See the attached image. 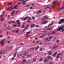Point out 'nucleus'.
I'll use <instances>...</instances> for the list:
<instances>
[{"label":"nucleus","mask_w":64,"mask_h":64,"mask_svg":"<svg viewBox=\"0 0 64 64\" xmlns=\"http://www.w3.org/2000/svg\"><path fill=\"white\" fill-rule=\"evenodd\" d=\"M19 6L17 5L15 6L14 8H12V7H10V8H7V11H10L12 10H13V9H16L17 7H18Z\"/></svg>","instance_id":"f257e3e1"},{"label":"nucleus","mask_w":64,"mask_h":64,"mask_svg":"<svg viewBox=\"0 0 64 64\" xmlns=\"http://www.w3.org/2000/svg\"><path fill=\"white\" fill-rule=\"evenodd\" d=\"M64 22V18L62 19H61L60 21L59 22L58 24H61L62 23Z\"/></svg>","instance_id":"f03ea898"},{"label":"nucleus","mask_w":64,"mask_h":64,"mask_svg":"<svg viewBox=\"0 0 64 64\" xmlns=\"http://www.w3.org/2000/svg\"><path fill=\"white\" fill-rule=\"evenodd\" d=\"M4 41H5V39H3L0 42V44H1L2 46H3L4 45Z\"/></svg>","instance_id":"7ed1b4c3"},{"label":"nucleus","mask_w":64,"mask_h":64,"mask_svg":"<svg viewBox=\"0 0 64 64\" xmlns=\"http://www.w3.org/2000/svg\"><path fill=\"white\" fill-rule=\"evenodd\" d=\"M64 28V27H62L61 26L58 28V30L57 31H59L60 30H61L62 29Z\"/></svg>","instance_id":"20e7f679"},{"label":"nucleus","mask_w":64,"mask_h":64,"mask_svg":"<svg viewBox=\"0 0 64 64\" xmlns=\"http://www.w3.org/2000/svg\"><path fill=\"white\" fill-rule=\"evenodd\" d=\"M58 47V46H54L52 48V49H53V50L54 49H55V48H57V47Z\"/></svg>","instance_id":"39448f33"},{"label":"nucleus","mask_w":64,"mask_h":64,"mask_svg":"<svg viewBox=\"0 0 64 64\" xmlns=\"http://www.w3.org/2000/svg\"><path fill=\"white\" fill-rule=\"evenodd\" d=\"M47 22V21H46L44 22H41L42 24H46Z\"/></svg>","instance_id":"423d86ee"},{"label":"nucleus","mask_w":64,"mask_h":64,"mask_svg":"<svg viewBox=\"0 0 64 64\" xmlns=\"http://www.w3.org/2000/svg\"><path fill=\"white\" fill-rule=\"evenodd\" d=\"M15 14V10H13L11 14V16H13Z\"/></svg>","instance_id":"0eeeda50"},{"label":"nucleus","mask_w":64,"mask_h":64,"mask_svg":"<svg viewBox=\"0 0 64 64\" xmlns=\"http://www.w3.org/2000/svg\"><path fill=\"white\" fill-rule=\"evenodd\" d=\"M5 12L4 11L2 12V13H4V14H2L0 16V18H2V17H3V15H4V14H5Z\"/></svg>","instance_id":"6e6552de"},{"label":"nucleus","mask_w":64,"mask_h":64,"mask_svg":"<svg viewBox=\"0 0 64 64\" xmlns=\"http://www.w3.org/2000/svg\"><path fill=\"white\" fill-rule=\"evenodd\" d=\"M26 18L28 19H29V20H31V17H30L28 16H27V17H26Z\"/></svg>","instance_id":"1a4fd4ad"},{"label":"nucleus","mask_w":64,"mask_h":64,"mask_svg":"<svg viewBox=\"0 0 64 64\" xmlns=\"http://www.w3.org/2000/svg\"><path fill=\"white\" fill-rule=\"evenodd\" d=\"M52 29H53V28H49L47 29V30L49 31H52Z\"/></svg>","instance_id":"9d476101"},{"label":"nucleus","mask_w":64,"mask_h":64,"mask_svg":"<svg viewBox=\"0 0 64 64\" xmlns=\"http://www.w3.org/2000/svg\"><path fill=\"white\" fill-rule=\"evenodd\" d=\"M27 57H28V58H30L31 57V54H30L29 55L28 54L27 55Z\"/></svg>","instance_id":"9b49d317"},{"label":"nucleus","mask_w":64,"mask_h":64,"mask_svg":"<svg viewBox=\"0 0 64 64\" xmlns=\"http://www.w3.org/2000/svg\"><path fill=\"white\" fill-rule=\"evenodd\" d=\"M22 63L23 64H24V63H25V62H26V60H23V61H22Z\"/></svg>","instance_id":"f8f14e48"},{"label":"nucleus","mask_w":64,"mask_h":64,"mask_svg":"<svg viewBox=\"0 0 64 64\" xmlns=\"http://www.w3.org/2000/svg\"><path fill=\"white\" fill-rule=\"evenodd\" d=\"M36 58L32 60V62H35L36 61Z\"/></svg>","instance_id":"ddd939ff"},{"label":"nucleus","mask_w":64,"mask_h":64,"mask_svg":"<svg viewBox=\"0 0 64 64\" xmlns=\"http://www.w3.org/2000/svg\"><path fill=\"white\" fill-rule=\"evenodd\" d=\"M56 32H54V31H52V34H56Z\"/></svg>","instance_id":"4468645a"},{"label":"nucleus","mask_w":64,"mask_h":64,"mask_svg":"<svg viewBox=\"0 0 64 64\" xmlns=\"http://www.w3.org/2000/svg\"><path fill=\"white\" fill-rule=\"evenodd\" d=\"M19 29H18V30H16V33H18L19 32Z\"/></svg>","instance_id":"2eb2a0df"},{"label":"nucleus","mask_w":64,"mask_h":64,"mask_svg":"<svg viewBox=\"0 0 64 64\" xmlns=\"http://www.w3.org/2000/svg\"><path fill=\"white\" fill-rule=\"evenodd\" d=\"M53 36H50L49 38V39L50 40H51V39H52V38H53Z\"/></svg>","instance_id":"dca6fc26"},{"label":"nucleus","mask_w":64,"mask_h":64,"mask_svg":"<svg viewBox=\"0 0 64 64\" xmlns=\"http://www.w3.org/2000/svg\"><path fill=\"white\" fill-rule=\"evenodd\" d=\"M48 60V59L47 58H46L44 60V62H45L46 61H47Z\"/></svg>","instance_id":"f3484780"},{"label":"nucleus","mask_w":64,"mask_h":64,"mask_svg":"<svg viewBox=\"0 0 64 64\" xmlns=\"http://www.w3.org/2000/svg\"><path fill=\"white\" fill-rule=\"evenodd\" d=\"M48 18V16H44V18L45 19H47Z\"/></svg>","instance_id":"a211bd4d"},{"label":"nucleus","mask_w":64,"mask_h":64,"mask_svg":"<svg viewBox=\"0 0 64 64\" xmlns=\"http://www.w3.org/2000/svg\"><path fill=\"white\" fill-rule=\"evenodd\" d=\"M48 54L50 55H51V51H49L48 52Z\"/></svg>","instance_id":"6ab92c4d"},{"label":"nucleus","mask_w":64,"mask_h":64,"mask_svg":"<svg viewBox=\"0 0 64 64\" xmlns=\"http://www.w3.org/2000/svg\"><path fill=\"white\" fill-rule=\"evenodd\" d=\"M39 48V46H38L37 47L35 48V50H36L38 49Z\"/></svg>","instance_id":"aec40b11"},{"label":"nucleus","mask_w":64,"mask_h":64,"mask_svg":"<svg viewBox=\"0 0 64 64\" xmlns=\"http://www.w3.org/2000/svg\"><path fill=\"white\" fill-rule=\"evenodd\" d=\"M44 36H45L42 35L40 37V38H43L44 37Z\"/></svg>","instance_id":"412c9836"},{"label":"nucleus","mask_w":64,"mask_h":64,"mask_svg":"<svg viewBox=\"0 0 64 64\" xmlns=\"http://www.w3.org/2000/svg\"><path fill=\"white\" fill-rule=\"evenodd\" d=\"M53 21H52V22L51 24H49V26H51V25H52V24H53Z\"/></svg>","instance_id":"4be33fe9"},{"label":"nucleus","mask_w":64,"mask_h":64,"mask_svg":"<svg viewBox=\"0 0 64 64\" xmlns=\"http://www.w3.org/2000/svg\"><path fill=\"white\" fill-rule=\"evenodd\" d=\"M12 2H10L8 4V6H9V5H12Z\"/></svg>","instance_id":"5701e85b"},{"label":"nucleus","mask_w":64,"mask_h":64,"mask_svg":"<svg viewBox=\"0 0 64 64\" xmlns=\"http://www.w3.org/2000/svg\"><path fill=\"white\" fill-rule=\"evenodd\" d=\"M34 48H30L29 49V50H34Z\"/></svg>","instance_id":"b1692460"},{"label":"nucleus","mask_w":64,"mask_h":64,"mask_svg":"<svg viewBox=\"0 0 64 64\" xmlns=\"http://www.w3.org/2000/svg\"><path fill=\"white\" fill-rule=\"evenodd\" d=\"M16 22L17 23H18V22H20V20H16Z\"/></svg>","instance_id":"393cba45"},{"label":"nucleus","mask_w":64,"mask_h":64,"mask_svg":"<svg viewBox=\"0 0 64 64\" xmlns=\"http://www.w3.org/2000/svg\"><path fill=\"white\" fill-rule=\"evenodd\" d=\"M16 54H17V53H16L14 56V57H16Z\"/></svg>","instance_id":"a878e982"},{"label":"nucleus","mask_w":64,"mask_h":64,"mask_svg":"<svg viewBox=\"0 0 64 64\" xmlns=\"http://www.w3.org/2000/svg\"><path fill=\"white\" fill-rule=\"evenodd\" d=\"M24 56H26V55H27V53L25 52H24Z\"/></svg>","instance_id":"bb28decb"},{"label":"nucleus","mask_w":64,"mask_h":64,"mask_svg":"<svg viewBox=\"0 0 64 64\" xmlns=\"http://www.w3.org/2000/svg\"><path fill=\"white\" fill-rule=\"evenodd\" d=\"M19 47H18L16 48L15 49V50H16V51H17V50H18V49H19Z\"/></svg>","instance_id":"cd10ccee"},{"label":"nucleus","mask_w":64,"mask_h":64,"mask_svg":"<svg viewBox=\"0 0 64 64\" xmlns=\"http://www.w3.org/2000/svg\"><path fill=\"white\" fill-rule=\"evenodd\" d=\"M42 60V58H40V62H41Z\"/></svg>","instance_id":"c85d7f7f"},{"label":"nucleus","mask_w":64,"mask_h":64,"mask_svg":"<svg viewBox=\"0 0 64 64\" xmlns=\"http://www.w3.org/2000/svg\"><path fill=\"white\" fill-rule=\"evenodd\" d=\"M48 59H50V58H51V56H48Z\"/></svg>","instance_id":"c756f323"},{"label":"nucleus","mask_w":64,"mask_h":64,"mask_svg":"<svg viewBox=\"0 0 64 64\" xmlns=\"http://www.w3.org/2000/svg\"><path fill=\"white\" fill-rule=\"evenodd\" d=\"M30 32H28L26 34V35H27V34H30Z\"/></svg>","instance_id":"7c9ffc66"},{"label":"nucleus","mask_w":64,"mask_h":64,"mask_svg":"<svg viewBox=\"0 0 64 64\" xmlns=\"http://www.w3.org/2000/svg\"><path fill=\"white\" fill-rule=\"evenodd\" d=\"M59 56L57 55L56 57L57 59H58V58H59Z\"/></svg>","instance_id":"2f4dec72"},{"label":"nucleus","mask_w":64,"mask_h":64,"mask_svg":"<svg viewBox=\"0 0 64 64\" xmlns=\"http://www.w3.org/2000/svg\"><path fill=\"white\" fill-rule=\"evenodd\" d=\"M42 48H40L39 49V50L40 51H42Z\"/></svg>","instance_id":"473e14b6"},{"label":"nucleus","mask_w":64,"mask_h":64,"mask_svg":"<svg viewBox=\"0 0 64 64\" xmlns=\"http://www.w3.org/2000/svg\"><path fill=\"white\" fill-rule=\"evenodd\" d=\"M17 56L18 57H20V54H18Z\"/></svg>","instance_id":"72a5a7b5"},{"label":"nucleus","mask_w":64,"mask_h":64,"mask_svg":"<svg viewBox=\"0 0 64 64\" xmlns=\"http://www.w3.org/2000/svg\"><path fill=\"white\" fill-rule=\"evenodd\" d=\"M38 12L39 13H40L41 12V11L39 10L38 11Z\"/></svg>","instance_id":"f704fd0d"},{"label":"nucleus","mask_w":64,"mask_h":64,"mask_svg":"<svg viewBox=\"0 0 64 64\" xmlns=\"http://www.w3.org/2000/svg\"><path fill=\"white\" fill-rule=\"evenodd\" d=\"M24 25L23 24V26H22V28H24Z\"/></svg>","instance_id":"c9c22d12"},{"label":"nucleus","mask_w":64,"mask_h":64,"mask_svg":"<svg viewBox=\"0 0 64 64\" xmlns=\"http://www.w3.org/2000/svg\"><path fill=\"white\" fill-rule=\"evenodd\" d=\"M59 40H57L56 41V43H59Z\"/></svg>","instance_id":"e433bc0d"},{"label":"nucleus","mask_w":64,"mask_h":64,"mask_svg":"<svg viewBox=\"0 0 64 64\" xmlns=\"http://www.w3.org/2000/svg\"><path fill=\"white\" fill-rule=\"evenodd\" d=\"M48 38H46V41H49V40H48Z\"/></svg>","instance_id":"4c0bfd02"},{"label":"nucleus","mask_w":64,"mask_h":64,"mask_svg":"<svg viewBox=\"0 0 64 64\" xmlns=\"http://www.w3.org/2000/svg\"><path fill=\"white\" fill-rule=\"evenodd\" d=\"M32 18L33 20H34V19H35V17H34V16H32Z\"/></svg>","instance_id":"58836bf2"},{"label":"nucleus","mask_w":64,"mask_h":64,"mask_svg":"<svg viewBox=\"0 0 64 64\" xmlns=\"http://www.w3.org/2000/svg\"><path fill=\"white\" fill-rule=\"evenodd\" d=\"M3 20H4V19H3V18H2L0 20V21H3Z\"/></svg>","instance_id":"ea45409f"},{"label":"nucleus","mask_w":64,"mask_h":64,"mask_svg":"<svg viewBox=\"0 0 64 64\" xmlns=\"http://www.w3.org/2000/svg\"><path fill=\"white\" fill-rule=\"evenodd\" d=\"M39 27V26L38 25H37V26H36V28H37V27Z\"/></svg>","instance_id":"a19ab883"},{"label":"nucleus","mask_w":64,"mask_h":64,"mask_svg":"<svg viewBox=\"0 0 64 64\" xmlns=\"http://www.w3.org/2000/svg\"><path fill=\"white\" fill-rule=\"evenodd\" d=\"M26 6V7H29V5H28L26 6Z\"/></svg>","instance_id":"79ce46f5"},{"label":"nucleus","mask_w":64,"mask_h":64,"mask_svg":"<svg viewBox=\"0 0 64 64\" xmlns=\"http://www.w3.org/2000/svg\"><path fill=\"white\" fill-rule=\"evenodd\" d=\"M13 26H14V27H17V26L16 25H15V24H14Z\"/></svg>","instance_id":"37998d69"},{"label":"nucleus","mask_w":64,"mask_h":64,"mask_svg":"<svg viewBox=\"0 0 64 64\" xmlns=\"http://www.w3.org/2000/svg\"><path fill=\"white\" fill-rule=\"evenodd\" d=\"M55 2H56V1H54L53 2H52V3H55Z\"/></svg>","instance_id":"c03bdc74"},{"label":"nucleus","mask_w":64,"mask_h":64,"mask_svg":"<svg viewBox=\"0 0 64 64\" xmlns=\"http://www.w3.org/2000/svg\"><path fill=\"white\" fill-rule=\"evenodd\" d=\"M20 24H21V23H20V22H18V25H20Z\"/></svg>","instance_id":"a18cd8bd"},{"label":"nucleus","mask_w":64,"mask_h":64,"mask_svg":"<svg viewBox=\"0 0 64 64\" xmlns=\"http://www.w3.org/2000/svg\"><path fill=\"white\" fill-rule=\"evenodd\" d=\"M52 55L53 56H56V55L55 54H53Z\"/></svg>","instance_id":"49530a36"},{"label":"nucleus","mask_w":64,"mask_h":64,"mask_svg":"<svg viewBox=\"0 0 64 64\" xmlns=\"http://www.w3.org/2000/svg\"><path fill=\"white\" fill-rule=\"evenodd\" d=\"M26 20V18H24V21H25V20Z\"/></svg>","instance_id":"de8ad7c7"},{"label":"nucleus","mask_w":64,"mask_h":64,"mask_svg":"<svg viewBox=\"0 0 64 64\" xmlns=\"http://www.w3.org/2000/svg\"><path fill=\"white\" fill-rule=\"evenodd\" d=\"M2 53H3V52L2 51L0 52V54H2Z\"/></svg>","instance_id":"09e8293b"},{"label":"nucleus","mask_w":64,"mask_h":64,"mask_svg":"<svg viewBox=\"0 0 64 64\" xmlns=\"http://www.w3.org/2000/svg\"><path fill=\"white\" fill-rule=\"evenodd\" d=\"M30 9H33V8H32V7H30Z\"/></svg>","instance_id":"8fccbe9b"},{"label":"nucleus","mask_w":64,"mask_h":64,"mask_svg":"<svg viewBox=\"0 0 64 64\" xmlns=\"http://www.w3.org/2000/svg\"><path fill=\"white\" fill-rule=\"evenodd\" d=\"M12 32H15V31H16V30H12Z\"/></svg>","instance_id":"3c124183"},{"label":"nucleus","mask_w":64,"mask_h":64,"mask_svg":"<svg viewBox=\"0 0 64 64\" xmlns=\"http://www.w3.org/2000/svg\"><path fill=\"white\" fill-rule=\"evenodd\" d=\"M33 25H31V26H30V27L31 28H33Z\"/></svg>","instance_id":"603ef678"},{"label":"nucleus","mask_w":64,"mask_h":64,"mask_svg":"<svg viewBox=\"0 0 64 64\" xmlns=\"http://www.w3.org/2000/svg\"><path fill=\"white\" fill-rule=\"evenodd\" d=\"M14 22H14V21H12V24H14Z\"/></svg>","instance_id":"864d4df0"},{"label":"nucleus","mask_w":64,"mask_h":64,"mask_svg":"<svg viewBox=\"0 0 64 64\" xmlns=\"http://www.w3.org/2000/svg\"><path fill=\"white\" fill-rule=\"evenodd\" d=\"M64 29H62V30H61L62 32H64Z\"/></svg>","instance_id":"5fc2aeb1"},{"label":"nucleus","mask_w":64,"mask_h":64,"mask_svg":"<svg viewBox=\"0 0 64 64\" xmlns=\"http://www.w3.org/2000/svg\"><path fill=\"white\" fill-rule=\"evenodd\" d=\"M42 42H41L39 44L40 45H42Z\"/></svg>","instance_id":"6e6d98bb"},{"label":"nucleus","mask_w":64,"mask_h":64,"mask_svg":"<svg viewBox=\"0 0 64 64\" xmlns=\"http://www.w3.org/2000/svg\"><path fill=\"white\" fill-rule=\"evenodd\" d=\"M57 54V52H55L54 53V54H55V55H56V54Z\"/></svg>","instance_id":"4d7b16f0"},{"label":"nucleus","mask_w":64,"mask_h":64,"mask_svg":"<svg viewBox=\"0 0 64 64\" xmlns=\"http://www.w3.org/2000/svg\"><path fill=\"white\" fill-rule=\"evenodd\" d=\"M7 29H8V30H11V28H7Z\"/></svg>","instance_id":"13d9d810"},{"label":"nucleus","mask_w":64,"mask_h":64,"mask_svg":"<svg viewBox=\"0 0 64 64\" xmlns=\"http://www.w3.org/2000/svg\"><path fill=\"white\" fill-rule=\"evenodd\" d=\"M58 55H61V54L60 53V54H58Z\"/></svg>","instance_id":"bf43d9fd"},{"label":"nucleus","mask_w":64,"mask_h":64,"mask_svg":"<svg viewBox=\"0 0 64 64\" xmlns=\"http://www.w3.org/2000/svg\"><path fill=\"white\" fill-rule=\"evenodd\" d=\"M18 12H19V11H16V13H18Z\"/></svg>","instance_id":"052dcab7"},{"label":"nucleus","mask_w":64,"mask_h":64,"mask_svg":"<svg viewBox=\"0 0 64 64\" xmlns=\"http://www.w3.org/2000/svg\"><path fill=\"white\" fill-rule=\"evenodd\" d=\"M8 22L9 24H11V22Z\"/></svg>","instance_id":"680f3d73"},{"label":"nucleus","mask_w":64,"mask_h":64,"mask_svg":"<svg viewBox=\"0 0 64 64\" xmlns=\"http://www.w3.org/2000/svg\"><path fill=\"white\" fill-rule=\"evenodd\" d=\"M25 2H26V1H24V2H22V3H25Z\"/></svg>","instance_id":"e2e57ef3"},{"label":"nucleus","mask_w":64,"mask_h":64,"mask_svg":"<svg viewBox=\"0 0 64 64\" xmlns=\"http://www.w3.org/2000/svg\"><path fill=\"white\" fill-rule=\"evenodd\" d=\"M35 40H33V43H35Z\"/></svg>","instance_id":"0e129e2a"},{"label":"nucleus","mask_w":64,"mask_h":64,"mask_svg":"<svg viewBox=\"0 0 64 64\" xmlns=\"http://www.w3.org/2000/svg\"><path fill=\"white\" fill-rule=\"evenodd\" d=\"M10 43V41H9L8 42V43Z\"/></svg>","instance_id":"69168bd1"},{"label":"nucleus","mask_w":64,"mask_h":64,"mask_svg":"<svg viewBox=\"0 0 64 64\" xmlns=\"http://www.w3.org/2000/svg\"><path fill=\"white\" fill-rule=\"evenodd\" d=\"M23 5H26V4L24 2V3H23Z\"/></svg>","instance_id":"338daca9"},{"label":"nucleus","mask_w":64,"mask_h":64,"mask_svg":"<svg viewBox=\"0 0 64 64\" xmlns=\"http://www.w3.org/2000/svg\"><path fill=\"white\" fill-rule=\"evenodd\" d=\"M41 32H46V31H41Z\"/></svg>","instance_id":"774afa93"}]
</instances>
